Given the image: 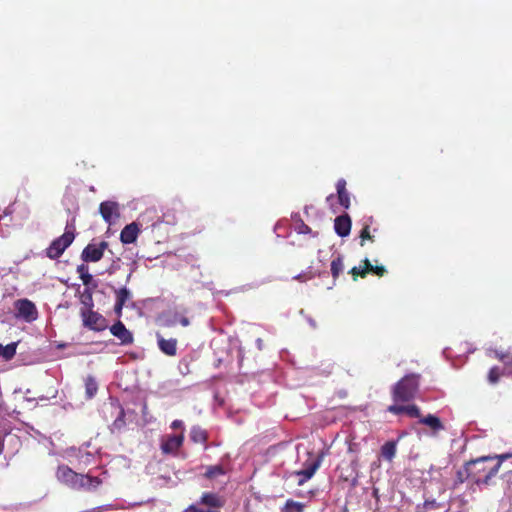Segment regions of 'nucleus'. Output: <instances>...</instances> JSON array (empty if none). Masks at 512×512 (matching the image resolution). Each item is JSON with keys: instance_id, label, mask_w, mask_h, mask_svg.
Returning <instances> with one entry per match:
<instances>
[{"instance_id": "nucleus-6", "label": "nucleus", "mask_w": 512, "mask_h": 512, "mask_svg": "<svg viewBox=\"0 0 512 512\" xmlns=\"http://www.w3.org/2000/svg\"><path fill=\"white\" fill-rule=\"evenodd\" d=\"M15 316L24 320H36L38 311L35 304L27 299H18L14 302Z\"/></svg>"}, {"instance_id": "nucleus-18", "label": "nucleus", "mask_w": 512, "mask_h": 512, "mask_svg": "<svg viewBox=\"0 0 512 512\" xmlns=\"http://www.w3.org/2000/svg\"><path fill=\"white\" fill-rule=\"evenodd\" d=\"M419 422L430 427L434 432L444 430V425L442 424L441 420L437 416L432 414H429L425 417H421Z\"/></svg>"}, {"instance_id": "nucleus-14", "label": "nucleus", "mask_w": 512, "mask_h": 512, "mask_svg": "<svg viewBox=\"0 0 512 512\" xmlns=\"http://www.w3.org/2000/svg\"><path fill=\"white\" fill-rule=\"evenodd\" d=\"M199 504L209 508H221L225 504V499L217 493L206 492L202 494Z\"/></svg>"}, {"instance_id": "nucleus-3", "label": "nucleus", "mask_w": 512, "mask_h": 512, "mask_svg": "<svg viewBox=\"0 0 512 512\" xmlns=\"http://www.w3.org/2000/svg\"><path fill=\"white\" fill-rule=\"evenodd\" d=\"M419 375L409 374L398 381L393 388L395 402H408L415 398L419 388Z\"/></svg>"}, {"instance_id": "nucleus-37", "label": "nucleus", "mask_w": 512, "mask_h": 512, "mask_svg": "<svg viewBox=\"0 0 512 512\" xmlns=\"http://www.w3.org/2000/svg\"><path fill=\"white\" fill-rule=\"evenodd\" d=\"M80 279L85 286H89L93 281V276L90 273H85Z\"/></svg>"}, {"instance_id": "nucleus-41", "label": "nucleus", "mask_w": 512, "mask_h": 512, "mask_svg": "<svg viewBox=\"0 0 512 512\" xmlns=\"http://www.w3.org/2000/svg\"><path fill=\"white\" fill-rule=\"evenodd\" d=\"M82 298H83V303L84 304H87V300L91 301L92 299V296L91 294L88 292V290L86 289L82 295Z\"/></svg>"}, {"instance_id": "nucleus-8", "label": "nucleus", "mask_w": 512, "mask_h": 512, "mask_svg": "<svg viewBox=\"0 0 512 512\" xmlns=\"http://www.w3.org/2000/svg\"><path fill=\"white\" fill-rule=\"evenodd\" d=\"M183 441V433L168 435L162 439L160 447L164 454H174L182 446Z\"/></svg>"}, {"instance_id": "nucleus-40", "label": "nucleus", "mask_w": 512, "mask_h": 512, "mask_svg": "<svg viewBox=\"0 0 512 512\" xmlns=\"http://www.w3.org/2000/svg\"><path fill=\"white\" fill-rule=\"evenodd\" d=\"M183 425H184V424H183V421H181V420H174V421L172 422V424H171V427H172L173 429H178V428H183Z\"/></svg>"}, {"instance_id": "nucleus-7", "label": "nucleus", "mask_w": 512, "mask_h": 512, "mask_svg": "<svg viewBox=\"0 0 512 512\" xmlns=\"http://www.w3.org/2000/svg\"><path fill=\"white\" fill-rule=\"evenodd\" d=\"M321 462L322 457L319 456L312 461L306 462L304 469L293 472L292 475L298 478L297 484L302 486L305 482L310 480L319 469Z\"/></svg>"}, {"instance_id": "nucleus-23", "label": "nucleus", "mask_w": 512, "mask_h": 512, "mask_svg": "<svg viewBox=\"0 0 512 512\" xmlns=\"http://www.w3.org/2000/svg\"><path fill=\"white\" fill-rule=\"evenodd\" d=\"M396 454V443L394 441L386 442L381 448V455L388 461H391Z\"/></svg>"}, {"instance_id": "nucleus-16", "label": "nucleus", "mask_w": 512, "mask_h": 512, "mask_svg": "<svg viewBox=\"0 0 512 512\" xmlns=\"http://www.w3.org/2000/svg\"><path fill=\"white\" fill-rule=\"evenodd\" d=\"M336 189L340 205L348 209L350 206V196L346 189V181L344 179H339L336 184Z\"/></svg>"}, {"instance_id": "nucleus-5", "label": "nucleus", "mask_w": 512, "mask_h": 512, "mask_svg": "<svg viewBox=\"0 0 512 512\" xmlns=\"http://www.w3.org/2000/svg\"><path fill=\"white\" fill-rule=\"evenodd\" d=\"M107 241H100L99 243H89L81 253V259L88 262H98L102 259L104 251L108 248Z\"/></svg>"}, {"instance_id": "nucleus-34", "label": "nucleus", "mask_w": 512, "mask_h": 512, "mask_svg": "<svg viewBox=\"0 0 512 512\" xmlns=\"http://www.w3.org/2000/svg\"><path fill=\"white\" fill-rule=\"evenodd\" d=\"M386 268L384 266H374L371 264V270H369V273H373L379 277H382L384 276V274L386 273Z\"/></svg>"}, {"instance_id": "nucleus-39", "label": "nucleus", "mask_w": 512, "mask_h": 512, "mask_svg": "<svg viewBox=\"0 0 512 512\" xmlns=\"http://www.w3.org/2000/svg\"><path fill=\"white\" fill-rule=\"evenodd\" d=\"M437 507H439V504L435 500H431V501L427 500L424 502V508L426 510L437 508Z\"/></svg>"}, {"instance_id": "nucleus-31", "label": "nucleus", "mask_w": 512, "mask_h": 512, "mask_svg": "<svg viewBox=\"0 0 512 512\" xmlns=\"http://www.w3.org/2000/svg\"><path fill=\"white\" fill-rule=\"evenodd\" d=\"M500 377V372L498 367H492L488 374V380L490 383H496Z\"/></svg>"}, {"instance_id": "nucleus-35", "label": "nucleus", "mask_w": 512, "mask_h": 512, "mask_svg": "<svg viewBox=\"0 0 512 512\" xmlns=\"http://www.w3.org/2000/svg\"><path fill=\"white\" fill-rule=\"evenodd\" d=\"M405 407H406V405L394 404V405H391L388 407V411L393 414L398 415V414L405 413Z\"/></svg>"}, {"instance_id": "nucleus-17", "label": "nucleus", "mask_w": 512, "mask_h": 512, "mask_svg": "<svg viewBox=\"0 0 512 512\" xmlns=\"http://www.w3.org/2000/svg\"><path fill=\"white\" fill-rule=\"evenodd\" d=\"M499 359L505 365V370L508 374H512V354L509 352H501L498 350H488V355H492Z\"/></svg>"}, {"instance_id": "nucleus-29", "label": "nucleus", "mask_w": 512, "mask_h": 512, "mask_svg": "<svg viewBox=\"0 0 512 512\" xmlns=\"http://www.w3.org/2000/svg\"><path fill=\"white\" fill-rule=\"evenodd\" d=\"M89 330L102 331L106 329L105 322H83Z\"/></svg>"}, {"instance_id": "nucleus-22", "label": "nucleus", "mask_w": 512, "mask_h": 512, "mask_svg": "<svg viewBox=\"0 0 512 512\" xmlns=\"http://www.w3.org/2000/svg\"><path fill=\"white\" fill-rule=\"evenodd\" d=\"M344 269L343 257L338 255L331 261V274L334 280H336Z\"/></svg>"}, {"instance_id": "nucleus-33", "label": "nucleus", "mask_w": 512, "mask_h": 512, "mask_svg": "<svg viewBox=\"0 0 512 512\" xmlns=\"http://www.w3.org/2000/svg\"><path fill=\"white\" fill-rule=\"evenodd\" d=\"M93 458H94L93 454H91L89 452H82V451H80L79 460L84 465L90 464Z\"/></svg>"}, {"instance_id": "nucleus-21", "label": "nucleus", "mask_w": 512, "mask_h": 512, "mask_svg": "<svg viewBox=\"0 0 512 512\" xmlns=\"http://www.w3.org/2000/svg\"><path fill=\"white\" fill-rule=\"evenodd\" d=\"M17 345L18 342H12L6 346L0 344V357H2L4 360L12 359L16 353Z\"/></svg>"}, {"instance_id": "nucleus-19", "label": "nucleus", "mask_w": 512, "mask_h": 512, "mask_svg": "<svg viewBox=\"0 0 512 512\" xmlns=\"http://www.w3.org/2000/svg\"><path fill=\"white\" fill-rule=\"evenodd\" d=\"M362 263L363 266H355L349 271V274L352 275L354 281H356L358 277L365 278L369 273V270H371V262L369 259L365 258Z\"/></svg>"}, {"instance_id": "nucleus-38", "label": "nucleus", "mask_w": 512, "mask_h": 512, "mask_svg": "<svg viewBox=\"0 0 512 512\" xmlns=\"http://www.w3.org/2000/svg\"><path fill=\"white\" fill-rule=\"evenodd\" d=\"M77 273L79 274V277H82L85 273H89V268L85 264H81L77 266Z\"/></svg>"}, {"instance_id": "nucleus-25", "label": "nucleus", "mask_w": 512, "mask_h": 512, "mask_svg": "<svg viewBox=\"0 0 512 512\" xmlns=\"http://www.w3.org/2000/svg\"><path fill=\"white\" fill-rule=\"evenodd\" d=\"M226 474V470L222 465L208 466L205 472V477L208 479H215L219 476Z\"/></svg>"}, {"instance_id": "nucleus-10", "label": "nucleus", "mask_w": 512, "mask_h": 512, "mask_svg": "<svg viewBox=\"0 0 512 512\" xmlns=\"http://www.w3.org/2000/svg\"><path fill=\"white\" fill-rule=\"evenodd\" d=\"M116 302L114 305V311L117 316H121V311L124 307L128 308L132 305V296L130 291L126 287H122L115 292Z\"/></svg>"}, {"instance_id": "nucleus-43", "label": "nucleus", "mask_w": 512, "mask_h": 512, "mask_svg": "<svg viewBox=\"0 0 512 512\" xmlns=\"http://www.w3.org/2000/svg\"><path fill=\"white\" fill-rule=\"evenodd\" d=\"M257 346L259 349H262V340L261 339H257Z\"/></svg>"}, {"instance_id": "nucleus-11", "label": "nucleus", "mask_w": 512, "mask_h": 512, "mask_svg": "<svg viewBox=\"0 0 512 512\" xmlns=\"http://www.w3.org/2000/svg\"><path fill=\"white\" fill-rule=\"evenodd\" d=\"M110 332L120 340L122 345H128L133 342V335L126 329L123 322H115V324L110 327Z\"/></svg>"}, {"instance_id": "nucleus-9", "label": "nucleus", "mask_w": 512, "mask_h": 512, "mask_svg": "<svg viewBox=\"0 0 512 512\" xmlns=\"http://www.w3.org/2000/svg\"><path fill=\"white\" fill-rule=\"evenodd\" d=\"M99 212L108 224H112L119 217V205L113 201H104L99 206Z\"/></svg>"}, {"instance_id": "nucleus-13", "label": "nucleus", "mask_w": 512, "mask_h": 512, "mask_svg": "<svg viewBox=\"0 0 512 512\" xmlns=\"http://www.w3.org/2000/svg\"><path fill=\"white\" fill-rule=\"evenodd\" d=\"M159 349L168 356H175L177 352V340L165 339L160 333L156 334Z\"/></svg>"}, {"instance_id": "nucleus-26", "label": "nucleus", "mask_w": 512, "mask_h": 512, "mask_svg": "<svg viewBox=\"0 0 512 512\" xmlns=\"http://www.w3.org/2000/svg\"><path fill=\"white\" fill-rule=\"evenodd\" d=\"M85 389H86V395L88 398H92L95 396L98 390V385L96 380L89 376L85 380Z\"/></svg>"}, {"instance_id": "nucleus-28", "label": "nucleus", "mask_w": 512, "mask_h": 512, "mask_svg": "<svg viewBox=\"0 0 512 512\" xmlns=\"http://www.w3.org/2000/svg\"><path fill=\"white\" fill-rule=\"evenodd\" d=\"M285 509L287 510V512H302L304 509V505L300 502L288 500L285 504Z\"/></svg>"}, {"instance_id": "nucleus-20", "label": "nucleus", "mask_w": 512, "mask_h": 512, "mask_svg": "<svg viewBox=\"0 0 512 512\" xmlns=\"http://www.w3.org/2000/svg\"><path fill=\"white\" fill-rule=\"evenodd\" d=\"M372 223H373V217L372 216L368 217L365 220V222L363 224V228L361 229L360 235H359V237H360V246H364L366 240L374 242L375 236L372 235L371 232H370V226H371Z\"/></svg>"}, {"instance_id": "nucleus-15", "label": "nucleus", "mask_w": 512, "mask_h": 512, "mask_svg": "<svg viewBox=\"0 0 512 512\" xmlns=\"http://www.w3.org/2000/svg\"><path fill=\"white\" fill-rule=\"evenodd\" d=\"M140 230L135 222L126 225L120 234V240L124 244H132L137 240Z\"/></svg>"}, {"instance_id": "nucleus-4", "label": "nucleus", "mask_w": 512, "mask_h": 512, "mask_svg": "<svg viewBox=\"0 0 512 512\" xmlns=\"http://www.w3.org/2000/svg\"><path fill=\"white\" fill-rule=\"evenodd\" d=\"M75 228L73 225H66L65 232L54 239L46 248V256L52 260L58 259L75 239Z\"/></svg>"}, {"instance_id": "nucleus-36", "label": "nucleus", "mask_w": 512, "mask_h": 512, "mask_svg": "<svg viewBox=\"0 0 512 512\" xmlns=\"http://www.w3.org/2000/svg\"><path fill=\"white\" fill-rule=\"evenodd\" d=\"M123 425H124L123 412H120V415L113 422L112 427H113V429H121Z\"/></svg>"}, {"instance_id": "nucleus-44", "label": "nucleus", "mask_w": 512, "mask_h": 512, "mask_svg": "<svg viewBox=\"0 0 512 512\" xmlns=\"http://www.w3.org/2000/svg\"><path fill=\"white\" fill-rule=\"evenodd\" d=\"M167 223H168V224H174V223H175V221H174V220H167Z\"/></svg>"}, {"instance_id": "nucleus-42", "label": "nucleus", "mask_w": 512, "mask_h": 512, "mask_svg": "<svg viewBox=\"0 0 512 512\" xmlns=\"http://www.w3.org/2000/svg\"><path fill=\"white\" fill-rule=\"evenodd\" d=\"M4 450V443L3 441H0V455L3 453Z\"/></svg>"}, {"instance_id": "nucleus-30", "label": "nucleus", "mask_w": 512, "mask_h": 512, "mask_svg": "<svg viewBox=\"0 0 512 512\" xmlns=\"http://www.w3.org/2000/svg\"><path fill=\"white\" fill-rule=\"evenodd\" d=\"M295 229L299 234H310L312 232L311 228L301 219L298 221Z\"/></svg>"}, {"instance_id": "nucleus-27", "label": "nucleus", "mask_w": 512, "mask_h": 512, "mask_svg": "<svg viewBox=\"0 0 512 512\" xmlns=\"http://www.w3.org/2000/svg\"><path fill=\"white\" fill-rule=\"evenodd\" d=\"M469 477L472 478V474L470 472L468 464L466 463V465L463 468L457 471L454 486L463 483Z\"/></svg>"}, {"instance_id": "nucleus-12", "label": "nucleus", "mask_w": 512, "mask_h": 512, "mask_svg": "<svg viewBox=\"0 0 512 512\" xmlns=\"http://www.w3.org/2000/svg\"><path fill=\"white\" fill-rule=\"evenodd\" d=\"M351 218L348 214L337 216L334 220V229L340 237H346L351 231Z\"/></svg>"}, {"instance_id": "nucleus-46", "label": "nucleus", "mask_w": 512, "mask_h": 512, "mask_svg": "<svg viewBox=\"0 0 512 512\" xmlns=\"http://www.w3.org/2000/svg\"><path fill=\"white\" fill-rule=\"evenodd\" d=\"M183 324V326H187L189 324L188 321H185V322H181Z\"/></svg>"}, {"instance_id": "nucleus-45", "label": "nucleus", "mask_w": 512, "mask_h": 512, "mask_svg": "<svg viewBox=\"0 0 512 512\" xmlns=\"http://www.w3.org/2000/svg\"><path fill=\"white\" fill-rule=\"evenodd\" d=\"M87 320H95V321H98V320H99V318H98V317H97V318H88Z\"/></svg>"}, {"instance_id": "nucleus-2", "label": "nucleus", "mask_w": 512, "mask_h": 512, "mask_svg": "<svg viewBox=\"0 0 512 512\" xmlns=\"http://www.w3.org/2000/svg\"><path fill=\"white\" fill-rule=\"evenodd\" d=\"M472 479L477 484H487L488 481L498 472L501 461L496 457L484 456L468 463Z\"/></svg>"}, {"instance_id": "nucleus-32", "label": "nucleus", "mask_w": 512, "mask_h": 512, "mask_svg": "<svg viewBox=\"0 0 512 512\" xmlns=\"http://www.w3.org/2000/svg\"><path fill=\"white\" fill-rule=\"evenodd\" d=\"M405 413L410 417H420V410L416 405H406Z\"/></svg>"}, {"instance_id": "nucleus-1", "label": "nucleus", "mask_w": 512, "mask_h": 512, "mask_svg": "<svg viewBox=\"0 0 512 512\" xmlns=\"http://www.w3.org/2000/svg\"><path fill=\"white\" fill-rule=\"evenodd\" d=\"M56 478L59 482L74 490L92 491L102 484L100 478L77 473L66 465L58 467Z\"/></svg>"}, {"instance_id": "nucleus-24", "label": "nucleus", "mask_w": 512, "mask_h": 512, "mask_svg": "<svg viewBox=\"0 0 512 512\" xmlns=\"http://www.w3.org/2000/svg\"><path fill=\"white\" fill-rule=\"evenodd\" d=\"M190 438L195 443H204L207 439V433L199 426H193L191 428Z\"/></svg>"}]
</instances>
